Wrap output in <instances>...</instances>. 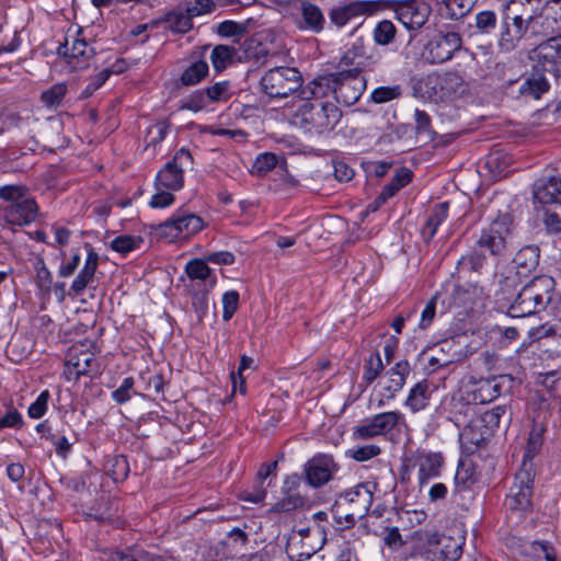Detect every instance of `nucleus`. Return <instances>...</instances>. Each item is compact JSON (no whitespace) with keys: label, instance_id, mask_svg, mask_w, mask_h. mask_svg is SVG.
I'll return each mask as SVG.
<instances>
[{"label":"nucleus","instance_id":"6e6552de","mask_svg":"<svg viewBox=\"0 0 561 561\" xmlns=\"http://www.w3.org/2000/svg\"><path fill=\"white\" fill-rule=\"evenodd\" d=\"M560 1L548 0L543 10L537 15H529L525 21L527 38L557 36L561 27L558 25V11Z\"/></svg>","mask_w":561,"mask_h":561},{"label":"nucleus","instance_id":"c9c22d12","mask_svg":"<svg viewBox=\"0 0 561 561\" xmlns=\"http://www.w3.org/2000/svg\"><path fill=\"white\" fill-rule=\"evenodd\" d=\"M448 208V202L440 203L434 207L433 213L423 229L424 234H427L428 239H432L435 236L439 225L447 218Z\"/></svg>","mask_w":561,"mask_h":561},{"label":"nucleus","instance_id":"58836bf2","mask_svg":"<svg viewBox=\"0 0 561 561\" xmlns=\"http://www.w3.org/2000/svg\"><path fill=\"white\" fill-rule=\"evenodd\" d=\"M484 262L485 255L478 250H474L458 260L457 270L459 273L479 272L484 265Z\"/></svg>","mask_w":561,"mask_h":561},{"label":"nucleus","instance_id":"774afa93","mask_svg":"<svg viewBox=\"0 0 561 561\" xmlns=\"http://www.w3.org/2000/svg\"><path fill=\"white\" fill-rule=\"evenodd\" d=\"M531 550L536 556L542 554L546 561H558L554 548L547 541H535Z\"/></svg>","mask_w":561,"mask_h":561},{"label":"nucleus","instance_id":"37998d69","mask_svg":"<svg viewBox=\"0 0 561 561\" xmlns=\"http://www.w3.org/2000/svg\"><path fill=\"white\" fill-rule=\"evenodd\" d=\"M28 188L23 184H8L0 186V199L9 202L10 204L16 203L25 197Z\"/></svg>","mask_w":561,"mask_h":561},{"label":"nucleus","instance_id":"a18cd8bd","mask_svg":"<svg viewBox=\"0 0 561 561\" xmlns=\"http://www.w3.org/2000/svg\"><path fill=\"white\" fill-rule=\"evenodd\" d=\"M142 239L140 237H131L127 234L118 236L111 242V248L122 254H127L128 252L137 249Z\"/></svg>","mask_w":561,"mask_h":561},{"label":"nucleus","instance_id":"39448f33","mask_svg":"<svg viewBox=\"0 0 561 561\" xmlns=\"http://www.w3.org/2000/svg\"><path fill=\"white\" fill-rule=\"evenodd\" d=\"M80 27H70L65 36V42L58 47V55L61 56L73 70L85 68L94 55L84 37H81Z\"/></svg>","mask_w":561,"mask_h":561},{"label":"nucleus","instance_id":"0eeeda50","mask_svg":"<svg viewBox=\"0 0 561 561\" xmlns=\"http://www.w3.org/2000/svg\"><path fill=\"white\" fill-rule=\"evenodd\" d=\"M512 218L508 214L499 215L486 228L482 229L477 247L492 255L501 254L511 233Z\"/></svg>","mask_w":561,"mask_h":561},{"label":"nucleus","instance_id":"4c0bfd02","mask_svg":"<svg viewBox=\"0 0 561 561\" xmlns=\"http://www.w3.org/2000/svg\"><path fill=\"white\" fill-rule=\"evenodd\" d=\"M192 19L186 10H175L167 15L165 21L172 32L186 33L193 27Z\"/></svg>","mask_w":561,"mask_h":561},{"label":"nucleus","instance_id":"2f4dec72","mask_svg":"<svg viewBox=\"0 0 561 561\" xmlns=\"http://www.w3.org/2000/svg\"><path fill=\"white\" fill-rule=\"evenodd\" d=\"M445 344H438L430 348L426 370L428 374L435 373L438 368L446 367L455 360V354H450Z\"/></svg>","mask_w":561,"mask_h":561},{"label":"nucleus","instance_id":"69168bd1","mask_svg":"<svg viewBox=\"0 0 561 561\" xmlns=\"http://www.w3.org/2000/svg\"><path fill=\"white\" fill-rule=\"evenodd\" d=\"M48 400L49 392L45 390L37 397L36 401L30 405L28 416L32 419L42 417L47 410Z\"/></svg>","mask_w":561,"mask_h":561},{"label":"nucleus","instance_id":"5701e85b","mask_svg":"<svg viewBox=\"0 0 561 561\" xmlns=\"http://www.w3.org/2000/svg\"><path fill=\"white\" fill-rule=\"evenodd\" d=\"M335 73L319 76L299 90L301 101L320 102V99L328 96L330 93L335 95Z\"/></svg>","mask_w":561,"mask_h":561},{"label":"nucleus","instance_id":"2eb2a0df","mask_svg":"<svg viewBox=\"0 0 561 561\" xmlns=\"http://www.w3.org/2000/svg\"><path fill=\"white\" fill-rule=\"evenodd\" d=\"M379 8L380 5L377 1H354L332 8L329 12V18L335 26L343 27L352 19L363 15H371L377 12Z\"/></svg>","mask_w":561,"mask_h":561},{"label":"nucleus","instance_id":"4468645a","mask_svg":"<svg viewBox=\"0 0 561 561\" xmlns=\"http://www.w3.org/2000/svg\"><path fill=\"white\" fill-rule=\"evenodd\" d=\"M335 100L347 106L356 103L365 90V79L351 70L335 73Z\"/></svg>","mask_w":561,"mask_h":561},{"label":"nucleus","instance_id":"680f3d73","mask_svg":"<svg viewBox=\"0 0 561 561\" xmlns=\"http://www.w3.org/2000/svg\"><path fill=\"white\" fill-rule=\"evenodd\" d=\"M438 295H434L425 305L424 309L421 312V320L419 323V328L421 330L427 329L436 314V304H437Z\"/></svg>","mask_w":561,"mask_h":561},{"label":"nucleus","instance_id":"aec40b11","mask_svg":"<svg viewBox=\"0 0 561 561\" xmlns=\"http://www.w3.org/2000/svg\"><path fill=\"white\" fill-rule=\"evenodd\" d=\"M38 206L35 199L23 197L21 201L10 204L3 208L4 220L14 226H25L35 221Z\"/></svg>","mask_w":561,"mask_h":561},{"label":"nucleus","instance_id":"e2e57ef3","mask_svg":"<svg viewBox=\"0 0 561 561\" xmlns=\"http://www.w3.org/2000/svg\"><path fill=\"white\" fill-rule=\"evenodd\" d=\"M414 118L416 134L432 138L434 136V131L431 128V118L428 114L424 111L415 110Z\"/></svg>","mask_w":561,"mask_h":561},{"label":"nucleus","instance_id":"de8ad7c7","mask_svg":"<svg viewBox=\"0 0 561 561\" xmlns=\"http://www.w3.org/2000/svg\"><path fill=\"white\" fill-rule=\"evenodd\" d=\"M381 453V449L378 445L368 444L364 446L353 447L348 449L346 455L353 458L356 461H367Z\"/></svg>","mask_w":561,"mask_h":561},{"label":"nucleus","instance_id":"603ef678","mask_svg":"<svg viewBox=\"0 0 561 561\" xmlns=\"http://www.w3.org/2000/svg\"><path fill=\"white\" fill-rule=\"evenodd\" d=\"M277 164V156L271 152L261 153L253 162L252 170L256 174H265Z\"/></svg>","mask_w":561,"mask_h":561},{"label":"nucleus","instance_id":"f257e3e1","mask_svg":"<svg viewBox=\"0 0 561 561\" xmlns=\"http://www.w3.org/2000/svg\"><path fill=\"white\" fill-rule=\"evenodd\" d=\"M341 117L342 112L334 103L300 100L290 115V124L304 133L322 136L332 131Z\"/></svg>","mask_w":561,"mask_h":561},{"label":"nucleus","instance_id":"13d9d810","mask_svg":"<svg viewBox=\"0 0 561 561\" xmlns=\"http://www.w3.org/2000/svg\"><path fill=\"white\" fill-rule=\"evenodd\" d=\"M239 305V294L236 290H230L224 294L222 296V306L224 312L222 318L225 321H228L232 318L234 312L238 309Z\"/></svg>","mask_w":561,"mask_h":561},{"label":"nucleus","instance_id":"c85d7f7f","mask_svg":"<svg viewBox=\"0 0 561 561\" xmlns=\"http://www.w3.org/2000/svg\"><path fill=\"white\" fill-rule=\"evenodd\" d=\"M550 88V83L546 75L537 72L533 73L519 85V94L526 98L539 99Z\"/></svg>","mask_w":561,"mask_h":561},{"label":"nucleus","instance_id":"dca6fc26","mask_svg":"<svg viewBox=\"0 0 561 561\" xmlns=\"http://www.w3.org/2000/svg\"><path fill=\"white\" fill-rule=\"evenodd\" d=\"M530 59L535 62L534 69L537 72L549 73L556 78L559 76L557 61L561 60V55L558 47H556L553 36L538 44L530 51Z\"/></svg>","mask_w":561,"mask_h":561},{"label":"nucleus","instance_id":"f8f14e48","mask_svg":"<svg viewBox=\"0 0 561 561\" xmlns=\"http://www.w3.org/2000/svg\"><path fill=\"white\" fill-rule=\"evenodd\" d=\"M375 485L370 483H360L347 490L343 495V501L348 506L345 513V520L354 523L357 518H363L373 504V493Z\"/></svg>","mask_w":561,"mask_h":561},{"label":"nucleus","instance_id":"393cba45","mask_svg":"<svg viewBox=\"0 0 561 561\" xmlns=\"http://www.w3.org/2000/svg\"><path fill=\"white\" fill-rule=\"evenodd\" d=\"M500 396V386L490 379H480L470 382L469 390L466 392V400L473 404H484L491 402Z\"/></svg>","mask_w":561,"mask_h":561},{"label":"nucleus","instance_id":"cd10ccee","mask_svg":"<svg viewBox=\"0 0 561 561\" xmlns=\"http://www.w3.org/2000/svg\"><path fill=\"white\" fill-rule=\"evenodd\" d=\"M98 264L99 255L92 249H90L82 270L79 272L71 284V290H73L77 295L82 294L83 290L93 282Z\"/></svg>","mask_w":561,"mask_h":561},{"label":"nucleus","instance_id":"c03bdc74","mask_svg":"<svg viewBox=\"0 0 561 561\" xmlns=\"http://www.w3.org/2000/svg\"><path fill=\"white\" fill-rule=\"evenodd\" d=\"M376 425L378 426L379 432L385 435L390 432L400 421L401 414L396 411L383 412L376 414L371 417Z\"/></svg>","mask_w":561,"mask_h":561},{"label":"nucleus","instance_id":"412c9836","mask_svg":"<svg viewBox=\"0 0 561 561\" xmlns=\"http://www.w3.org/2000/svg\"><path fill=\"white\" fill-rule=\"evenodd\" d=\"M433 89L440 99L461 95L467 89V83L457 71H447L430 77Z\"/></svg>","mask_w":561,"mask_h":561},{"label":"nucleus","instance_id":"e433bc0d","mask_svg":"<svg viewBox=\"0 0 561 561\" xmlns=\"http://www.w3.org/2000/svg\"><path fill=\"white\" fill-rule=\"evenodd\" d=\"M208 73V64L204 60L193 62L181 75V82L184 85H194L199 83Z\"/></svg>","mask_w":561,"mask_h":561},{"label":"nucleus","instance_id":"c756f323","mask_svg":"<svg viewBox=\"0 0 561 561\" xmlns=\"http://www.w3.org/2000/svg\"><path fill=\"white\" fill-rule=\"evenodd\" d=\"M410 374V365L407 360L398 362L389 371V385L385 387L387 399H392L394 394L402 389L405 379Z\"/></svg>","mask_w":561,"mask_h":561},{"label":"nucleus","instance_id":"6e6d98bb","mask_svg":"<svg viewBox=\"0 0 561 561\" xmlns=\"http://www.w3.org/2000/svg\"><path fill=\"white\" fill-rule=\"evenodd\" d=\"M515 262L518 266H523L528 270L535 268L538 264V254L536 253V249L531 247L522 249L515 256Z\"/></svg>","mask_w":561,"mask_h":561},{"label":"nucleus","instance_id":"473e14b6","mask_svg":"<svg viewBox=\"0 0 561 561\" xmlns=\"http://www.w3.org/2000/svg\"><path fill=\"white\" fill-rule=\"evenodd\" d=\"M206 259H193L187 262L185 266V273L192 280H209L210 286L216 284V278L211 274V270L207 265Z\"/></svg>","mask_w":561,"mask_h":561},{"label":"nucleus","instance_id":"7ed1b4c3","mask_svg":"<svg viewBox=\"0 0 561 561\" xmlns=\"http://www.w3.org/2000/svg\"><path fill=\"white\" fill-rule=\"evenodd\" d=\"M302 76L297 68L275 67L261 78L263 91L271 98H286L302 87Z\"/></svg>","mask_w":561,"mask_h":561},{"label":"nucleus","instance_id":"338daca9","mask_svg":"<svg viewBox=\"0 0 561 561\" xmlns=\"http://www.w3.org/2000/svg\"><path fill=\"white\" fill-rule=\"evenodd\" d=\"M383 364L378 353L371 354L366 363V379L371 382L381 373Z\"/></svg>","mask_w":561,"mask_h":561},{"label":"nucleus","instance_id":"a211bd4d","mask_svg":"<svg viewBox=\"0 0 561 561\" xmlns=\"http://www.w3.org/2000/svg\"><path fill=\"white\" fill-rule=\"evenodd\" d=\"M336 469L337 467L331 456H316L305 465L307 482L313 488H320L332 479Z\"/></svg>","mask_w":561,"mask_h":561},{"label":"nucleus","instance_id":"0e129e2a","mask_svg":"<svg viewBox=\"0 0 561 561\" xmlns=\"http://www.w3.org/2000/svg\"><path fill=\"white\" fill-rule=\"evenodd\" d=\"M217 32L224 37L242 36L245 27L243 24L234 21H224L218 25Z\"/></svg>","mask_w":561,"mask_h":561},{"label":"nucleus","instance_id":"a878e982","mask_svg":"<svg viewBox=\"0 0 561 561\" xmlns=\"http://www.w3.org/2000/svg\"><path fill=\"white\" fill-rule=\"evenodd\" d=\"M301 20L298 22L300 30L310 31L312 33H320L324 28L325 19L321 9L310 2L302 1L300 4Z\"/></svg>","mask_w":561,"mask_h":561},{"label":"nucleus","instance_id":"bb28decb","mask_svg":"<svg viewBox=\"0 0 561 561\" xmlns=\"http://www.w3.org/2000/svg\"><path fill=\"white\" fill-rule=\"evenodd\" d=\"M313 537L299 538V540L288 541V549L297 552L300 558H310L317 551H319L324 541L325 537L319 526L313 527Z\"/></svg>","mask_w":561,"mask_h":561},{"label":"nucleus","instance_id":"3c124183","mask_svg":"<svg viewBox=\"0 0 561 561\" xmlns=\"http://www.w3.org/2000/svg\"><path fill=\"white\" fill-rule=\"evenodd\" d=\"M379 435L382 434L371 417L363 421L353 430L354 439H369Z\"/></svg>","mask_w":561,"mask_h":561},{"label":"nucleus","instance_id":"4d7b16f0","mask_svg":"<svg viewBox=\"0 0 561 561\" xmlns=\"http://www.w3.org/2000/svg\"><path fill=\"white\" fill-rule=\"evenodd\" d=\"M304 504V500L299 495H288L276 502L271 511L275 513H287L296 510Z\"/></svg>","mask_w":561,"mask_h":561},{"label":"nucleus","instance_id":"6ab92c4d","mask_svg":"<svg viewBox=\"0 0 561 561\" xmlns=\"http://www.w3.org/2000/svg\"><path fill=\"white\" fill-rule=\"evenodd\" d=\"M524 37L527 38V32L525 30V21L523 16H511L510 14H506L501 24L499 38L500 49L503 51H512Z\"/></svg>","mask_w":561,"mask_h":561},{"label":"nucleus","instance_id":"052dcab7","mask_svg":"<svg viewBox=\"0 0 561 561\" xmlns=\"http://www.w3.org/2000/svg\"><path fill=\"white\" fill-rule=\"evenodd\" d=\"M216 3L213 0H193L186 5V11L193 18L210 13L215 10Z\"/></svg>","mask_w":561,"mask_h":561},{"label":"nucleus","instance_id":"4be33fe9","mask_svg":"<svg viewBox=\"0 0 561 561\" xmlns=\"http://www.w3.org/2000/svg\"><path fill=\"white\" fill-rule=\"evenodd\" d=\"M444 457L440 453L417 450L414 455V465L419 467V481L423 485L431 479L440 474Z\"/></svg>","mask_w":561,"mask_h":561},{"label":"nucleus","instance_id":"1a4fd4ad","mask_svg":"<svg viewBox=\"0 0 561 561\" xmlns=\"http://www.w3.org/2000/svg\"><path fill=\"white\" fill-rule=\"evenodd\" d=\"M193 163L191 152L181 148L176 151L173 159L165 163L156 178V188H165L178 191L183 186V169Z\"/></svg>","mask_w":561,"mask_h":561},{"label":"nucleus","instance_id":"8fccbe9b","mask_svg":"<svg viewBox=\"0 0 561 561\" xmlns=\"http://www.w3.org/2000/svg\"><path fill=\"white\" fill-rule=\"evenodd\" d=\"M497 23V16L494 11H481L476 15V27L482 34L491 33Z\"/></svg>","mask_w":561,"mask_h":561},{"label":"nucleus","instance_id":"f03ea898","mask_svg":"<svg viewBox=\"0 0 561 561\" xmlns=\"http://www.w3.org/2000/svg\"><path fill=\"white\" fill-rule=\"evenodd\" d=\"M552 279L539 276L526 284L515 296L508 308L513 318H524L542 309L551 300Z\"/></svg>","mask_w":561,"mask_h":561},{"label":"nucleus","instance_id":"f3484780","mask_svg":"<svg viewBox=\"0 0 561 561\" xmlns=\"http://www.w3.org/2000/svg\"><path fill=\"white\" fill-rule=\"evenodd\" d=\"M430 12V7L419 0H407L398 3L394 8L396 18L408 30L422 27L426 23Z\"/></svg>","mask_w":561,"mask_h":561},{"label":"nucleus","instance_id":"72a5a7b5","mask_svg":"<svg viewBox=\"0 0 561 561\" xmlns=\"http://www.w3.org/2000/svg\"><path fill=\"white\" fill-rule=\"evenodd\" d=\"M237 53L234 47L227 45H217L213 48L210 53V61L214 69L217 72H221L229 65L232 64L233 56Z\"/></svg>","mask_w":561,"mask_h":561},{"label":"nucleus","instance_id":"b1692460","mask_svg":"<svg viewBox=\"0 0 561 561\" xmlns=\"http://www.w3.org/2000/svg\"><path fill=\"white\" fill-rule=\"evenodd\" d=\"M534 202L548 205L561 203V179L557 176H546L538 179L533 187Z\"/></svg>","mask_w":561,"mask_h":561},{"label":"nucleus","instance_id":"bf43d9fd","mask_svg":"<svg viewBox=\"0 0 561 561\" xmlns=\"http://www.w3.org/2000/svg\"><path fill=\"white\" fill-rule=\"evenodd\" d=\"M111 76V70L104 69L96 73L91 81L87 84V87L82 90L80 98L88 99L90 98L100 87H102L105 81Z\"/></svg>","mask_w":561,"mask_h":561},{"label":"nucleus","instance_id":"20e7f679","mask_svg":"<svg viewBox=\"0 0 561 561\" xmlns=\"http://www.w3.org/2000/svg\"><path fill=\"white\" fill-rule=\"evenodd\" d=\"M423 540L424 556L430 561H457L462 553V538L426 533Z\"/></svg>","mask_w":561,"mask_h":561},{"label":"nucleus","instance_id":"ea45409f","mask_svg":"<svg viewBox=\"0 0 561 561\" xmlns=\"http://www.w3.org/2000/svg\"><path fill=\"white\" fill-rule=\"evenodd\" d=\"M209 105L205 90H196L180 102V110L199 112Z\"/></svg>","mask_w":561,"mask_h":561},{"label":"nucleus","instance_id":"a19ab883","mask_svg":"<svg viewBox=\"0 0 561 561\" xmlns=\"http://www.w3.org/2000/svg\"><path fill=\"white\" fill-rule=\"evenodd\" d=\"M67 93V87L65 83H57L45 90L42 93V102L45 106L54 108L61 105V102Z\"/></svg>","mask_w":561,"mask_h":561},{"label":"nucleus","instance_id":"423d86ee","mask_svg":"<svg viewBox=\"0 0 561 561\" xmlns=\"http://www.w3.org/2000/svg\"><path fill=\"white\" fill-rule=\"evenodd\" d=\"M204 227L203 219L184 209H178L170 219L160 224L157 228L158 234L168 241L179 238H188L199 232Z\"/></svg>","mask_w":561,"mask_h":561},{"label":"nucleus","instance_id":"9d476101","mask_svg":"<svg viewBox=\"0 0 561 561\" xmlns=\"http://www.w3.org/2000/svg\"><path fill=\"white\" fill-rule=\"evenodd\" d=\"M534 477L533 463L522 465L515 474V482L508 496V506L512 511L524 513L530 508Z\"/></svg>","mask_w":561,"mask_h":561},{"label":"nucleus","instance_id":"79ce46f5","mask_svg":"<svg viewBox=\"0 0 561 561\" xmlns=\"http://www.w3.org/2000/svg\"><path fill=\"white\" fill-rule=\"evenodd\" d=\"M129 472V463L125 456H116L111 460L107 474L113 479L114 482L124 481Z\"/></svg>","mask_w":561,"mask_h":561},{"label":"nucleus","instance_id":"49530a36","mask_svg":"<svg viewBox=\"0 0 561 561\" xmlns=\"http://www.w3.org/2000/svg\"><path fill=\"white\" fill-rule=\"evenodd\" d=\"M542 446V435L540 431L533 430L529 433L527 445L525 448L523 463H531V459L539 453Z\"/></svg>","mask_w":561,"mask_h":561},{"label":"nucleus","instance_id":"7c9ffc66","mask_svg":"<svg viewBox=\"0 0 561 561\" xmlns=\"http://www.w3.org/2000/svg\"><path fill=\"white\" fill-rule=\"evenodd\" d=\"M430 398V383L426 380H422L410 390L405 404L412 412H419L427 407Z\"/></svg>","mask_w":561,"mask_h":561},{"label":"nucleus","instance_id":"ddd939ff","mask_svg":"<svg viewBox=\"0 0 561 561\" xmlns=\"http://www.w3.org/2000/svg\"><path fill=\"white\" fill-rule=\"evenodd\" d=\"M461 47V38L455 32L439 34L425 46L423 58L431 64H442L449 60Z\"/></svg>","mask_w":561,"mask_h":561},{"label":"nucleus","instance_id":"5fc2aeb1","mask_svg":"<svg viewBox=\"0 0 561 561\" xmlns=\"http://www.w3.org/2000/svg\"><path fill=\"white\" fill-rule=\"evenodd\" d=\"M134 383L135 382L131 377L125 378L122 385L112 392L113 400L118 404L127 402L135 393Z\"/></svg>","mask_w":561,"mask_h":561},{"label":"nucleus","instance_id":"864d4df0","mask_svg":"<svg viewBox=\"0 0 561 561\" xmlns=\"http://www.w3.org/2000/svg\"><path fill=\"white\" fill-rule=\"evenodd\" d=\"M401 88L399 85L379 87L371 92V100L375 103H386L401 96Z\"/></svg>","mask_w":561,"mask_h":561},{"label":"nucleus","instance_id":"f704fd0d","mask_svg":"<svg viewBox=\"0 0 561 561\" xmlns=\"http://www.w3.org/2000/svg\"><path fill=\"white\" fill-rule=\"evenodd\" d=\"M397 34L394 24L389 20L379 21L373 30V38L376 45L388 46L390 45Z\"/></svg>","mask_w":561,"mask_h":561},{"label":"nucleus","instance_id":"09e8293b","mask_svg":"<svg viewBox=\"0 0 561 561\" xmlns=\"http://www.w3.org/2000/svg\"><path fill=\"white\" fill-rule=\"evenodd\" d=\"M209 103L228 101L230 93L229 81H220L205 89Z\"/></svg>","mask_w":561,"mask_h":561},{"label":"nucleus","instance_id":"9b49d317","mask_svg":"<svg viewBox=\"0 0 561 561\" xmlns=\"http://www.w3.org/2000/svg\"><path fill=\"white\" fill-rule=\"evenodd\" d=\"M89 341L73 344L66 358V377L68 380H77L81 375L92 370L95 364V354Z\"/></svg>","mask_w":561,"mask_h":561}]
</instances>
